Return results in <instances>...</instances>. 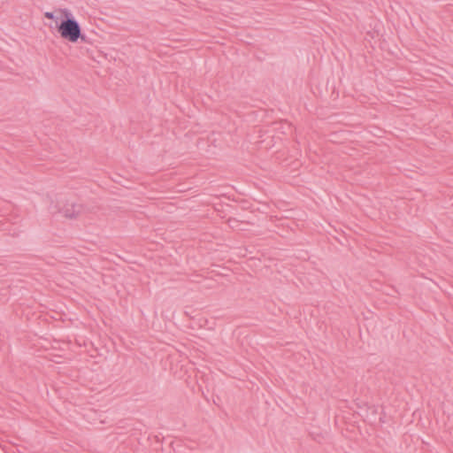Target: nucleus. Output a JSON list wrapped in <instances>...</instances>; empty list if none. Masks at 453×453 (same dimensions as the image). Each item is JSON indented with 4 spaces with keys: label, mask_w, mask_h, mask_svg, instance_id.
<instances>
[{
    "label": "nucleus",
    "mask_w": 453,
    "mask_h": 453,
    "mask_svg": "<svg viewBox=\"0 0 453 453\" xmlns=\"http://www.w3.org/2000/svg\"><path fill=\"white\" fill-rule=\"evenodd\" d=\"M49 28H81L73 14L65 9H57L44 14Z\"/></svg>",
    "instance_id": "1"
},
{
    "label": "nucleus",
    "mask_w": 453,
    "mask_h": 453,
    "mask_svg": "<svg viewBox=\"0 0 453 453\" xmlns=\"http://www.w3.org/2000/svg\"><path fill=\"white\" fill-rule=\"evenodd\" d=\"M60 36L63 39H65L71 42H76L79 39H81V42H87V43H93L94 39L91 37H88L84 34L81 33V30H57Z\"/></svg>",
    "instance_id": "2"
},
{
    "label": "nucleus",
    "mask_w": 453,
    "mask_h": 453,
    "mask_svg": "<svg viewBox=\"0 0 453 453\" xmlns=\"http://www.w3.org/2000/svg\"><path fill=\"white\" fill-rule=\"evenodd\" d=\"M379 32H380V30H367L366 35L369 36L370 38L373 39L376 36L380 35Z\"/></svg>",
    "instance_id": "4"
},
{
    "label": "nucleus",
    "mask_w": 453,
    "mask_h": 453,
    "mask_svg": "<svg viewBox=\"0 0 453 453\" xmlns=\"http://www.w3.org/2000/svg\"><path fill=\"white\" fill-rule=\"evenodd\" d=\"M85 208L81 203H71V204H65L61 212L65 218L74 219H77L80 215L84 213Z\"/></svg>",
    "instance_id": "3"
}]
</instances>
